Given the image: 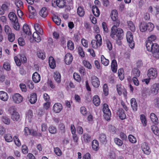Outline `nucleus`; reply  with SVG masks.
<instances>
[{
	"mask_svg": "<svg viewBox=\"0 0 159 159\" xmlns=\"http://www.w3.org/2000/svg\"><path fill=\"white\" fill-rule=\"evenodd\" d=\"M147 75L150 79H154L157 75V69L154 68H151L148 71Z\"/></svg>",
	"mask_w": 159,
	"mask_h": 159,
	"instance_id": "6",
	"label": "nucleus"
},
{
	"mask_svg": "<svg viewBox=\"0 0 159 159\" xmlns=\"http://www.w3.org/2000/svg\"><path fill=\"white\" fill-rule=\"evenodd\" d=\"M54 151L55 154L58 156H60L62 155L61 151L58 147L54 148Z\"/></svg>",
	"mask_w": 159,
	"mask_h": 159,
	"instance_id": "56",
	"label": "nucleus"
},
{
	"mask_svg": "<svg viewBox=\"0 0 159 159\" xmlns=\"http://www.w3.org/2000/svg\"><path fill=\"white\" fill-rule=\"evenodd\" d=\"M95 39L91 40V45L93 48L96 49L98 47L102 45V38L101 36L99 34H97L95 36Z\"/></svg>",
	"mask_w": 159,
	"mask_h": 159,
	"instance_id": "3",
	"label": "nucleus"
},
{
	"mask_svg": "<svg viewBox=\"0 0 159 159\" xmlns=\"http://www.w3.org/2000/svg\"><path fill=\"white\" fill-rule=\"evenodd\" d=\"M59 130L62 133H65L66 132V128L65 125L63 123L60 124L58 127Z\"/></svg>",
	"mask_w": 159,
	"mask_h": 159,
	"instance_id": "62",
	"label": "nucleus"
},
{
	"mask_svg": "<svg viewBox=\"0 0 159 159\" xmlns=\"http://www.w3.org/2000/svg\"><path fill=\"white\" fill-rule=\"evenodd\" d=\"M128 28L132 32H134L136 28L134 24L132 21H129L127 22Z\"/></svg>",
	"mask_w": 159,
	"mask_h": 159,
	"instance_id": "42",
	"label": "nucleus"
},
{
	"mask_svg": "<svg viewBox=\"0 0 159 159\" xmlns=\"http://www.w3.org/2000/svg\"><path fill=\"white\" fill-rule=\"evenodd\" d=\"M38 32H35L33 33V34L34 39L36 42L37 43L40 42L41 40V38Z\"/></svg>",
	"mask_w": 159,
	"mask_h": 159,
	"instance_id": "40",
	"label": "nucleus"
},
{
	"mask_svg": "<svg viewBox=\"0 0 159 159\" xmlns=\"http://www.w3.org/2000/svg\"><path fill=\"white\" fill-rule=\"evenodd\" d=\"M7 39L10 42H13L15 39V35L12 32L7 35Z\"/></svg>",
	"mask_w": 159,
	"mask_h": 159,
	"instance_id": "44",
	"label": "nucleus"
},
{
	"mask_svg": "<svg viewBox=\"0 0 159 159\" xmlns=\"http://www.w3.org/2000/svg\"><path fill=\"white\" fill-rule=\"evenodd\" d=\"M4 30L7 35L12 33L11 28L7 25H5Z\"/></svg>",
	"mask_w": 159,
	"mask_h": 159,
	"instance_id": "51",
	"label": "nucleus"
},
{
	"mask_svg": "<svg viewBox=\"0 0 159 159\" xmlns=\"http://www.w3.org/2000/svg\"><path fill=\"white\" fill-rule=\"evenodd\" d=\"M48 130L49 133L51 134H54L57 132V128L52 125L49 126L48 128Z\"/></svg>",
	"mask_w": 159,
	"mask_h": 159,
	"instance_id": "50",
	"label": "nucleus"
},
{
	"mask_svg": "<svg viewBox=\"0 0 159 159\" xmlns=\"http://www.w3.org/2000/svg\"><path fill=\"white\" fill-rule=\"evenodd\" d=\"M34 28L36 31L35 32H38L39 34L42 35L43 31L42 29L41 28V26L38 23H36L34 25Z\"/></svg>",
	"mask_w": 159,
	"mask_h": 159,
	"instance_id": "38",
	"label": "nucleus"
},
{
	"mask_svg": "<svg viewBox=\"0 0 159 159\" xmlns=\"http://www.w3.org/2000/svg\"><path fill=\"white\" fill-rule=\"evenodd\" d=\"M78 53L80 56L82 57H84L85 56L84 52L83 51L82 48L81 47H79L78 48Z\"/></svg>",
	"mask_w": 159,
	"mask_h": 159,
	"instance_id": "63",
	"label": "nucleus"
},
{
	"mask_svg": "<svg viewBox=\"0 0 159 159\" xmlns=\"http://www.w3.org/2000/svg\"><path fill=\"white\" fill-rule=\"evenodd\" d=\"M128 139L129 142L132 143H135L137 142L136 138L132 135H129Z\"/></svg>",
	"mask_w": 159,
	"mask_h": 159,
	"instance_id": "64",
	"label": "nucleus"
},
{
	"mask_svg": "<svg viewBox=\"0 0 159 159\" xmlns=\"http://www.w3.org/2000/svg\"><path fill=\"white\" fill-rule=\"evenodd\" d=\"M146 48L147 51L151 52L152 56L156 59H159V45L156 43H147L146 44Z\"/></svg>",
	"mask_w": 159,
	"mask_h": 159,
	"instance_id": "2",
	"label": "nucleus"
},
{
	"mask_svg": "<svg viewBox=\"0 0 159 159\" xmlns=\"http://www.w3.org/2000/svg\"><path fill=\"white\" fill-rule=\"evenodd\" d=\"M73 60V56L70 53H67L65 57V62L67 65L70 64Z\"/></svg>",
	"mask_w": 159,
	"mask_h": 159,
	"instance_id": "14",
	"label": "nucleus"
},
{
	"mask_svg": "<svg viewBox=\"0 0 159 159\" xmlns=\"http://www.w3.org/2000/svg\"><path fill=\"white\" fill-rule=\"evenodd\" d=\"M126 39L130 48H134L135 44L134 41L133 40V36L130 31H128L127 33Z\"/></svg>",
	"mask_w": 159,
	"mask_h": 159,
	"instance_id": "5",
	"label": "nucleus"
},
{
	"mask_svg": "<svg viewBox=\"0 0 159 159\" xmlns=\"http://www.w3.org/2000/svg\"><path fill=\"white\" fill-rule=\"evenodd\" d=\"M13 27L16 30H19L20 28V25L18 22V20H17L12 22Z\"/></svg>",
	"mask_w": 159,
	"mask_h": 159,
	"instance_id": "54",
	"label": "nucleus"
},
{
	"mask_svg": "<svg viewBox=\"0 0 159 159\" xmlns=\"http://www.w3.org/2000/svg\"><path fill=\"white\" fill-rule=\"evenodd\" d=\"M150 117L151 121L155 124H157L158 123V119L156 115L154 113L150 114Z\"/></svg>",
	"mask_w": 159,
	"mask_h": 159,
	"instance_id": "35",
	"label": "nucleus"
},
{
	"mask_svg": "<svg viewBox=\"0 0 159 159\" xmlns=\"http://www.w3.org/2000/svg\"><path fill=\"white\" fill-rule=\"evenodd\" d=\"M116 86L118 94L120 96L123 94L124 97L126 98L127 97V92L125 89L123 87L122 88V85L121 84H117Z\"/></svg>",
	"mask_w": 159,
	"mask_h": 159,
	"instance_id": "7",
	"label": "nucleus"
},
{
	"mask_svg": "<svg viewBox=\"0 0 159 159\" xmlns=\"http://www.w3.org/2000/svg\"><path fill=\"white\" fill-rule=\"evenodd\" d=\"M140 119L143 125L146 126L147 125V120L145 116L143 114H142L140 116Z\"/></svg>",
	"mask_w": 159,
	"mask_h": 159,
	"instance_id": "53",
	"label": "nucleus"
},
{
	"mask_svg": "<svg viewBox=\"0 0 159 159\" xmlns=\"http://www.w3.org/2000/svg\"><path fill=\"white\" fill-rule=\"evenodd\" d=\"M118 74L120 79L122 80L124 78V70L123 69H119L118 70Z\"/></svg>",
	"mask_w": 159,
	"mask_h": 159,
	"instance_id": "47",
	"label": "nucleus"
},
{
	"mask_svg": "<svg viewBox=\"0 0 159 159\" xmlns=\"http://www.w3.org/2000/svg\"><path fill=\"white\" fill-rule=\"evenodd\" d=\"M156 39V37L154 35H152L150 37L148 38V39L146 42V44H147V43L150 42L152 44L153 43H152L153 41H155Z\"/></svg>",
	"mask_w": 159,
	"mask_h": 159,
	"instance_id": "46",
	"label": "nucleus"
},
{
	"mask_svg": "<svg viewBox=\"0 0 159 159\" xmlns=\"http://www.w3.org/2000/svg\"><path fill=\"white\" fill-rule=\"evenodd\" d=\"M8 98L7 94L3 91L0 92V99L2 101H6Z\"/></svg>",
	"mask_w": 159,
	"mask_h": 159,
	"instance_id": "27",
	"label": "nucleus"
},
{
	"mask_svg": "<svg viewBox=\"0 0 159 159\" xmlns=\"http://www.w3.org/2000/svg\"><path fill=\"white\" fill-rule=\"evenodd\" d=\"M37 100V94L35 93H33L30 94V102L32 104H34Z\"/></svg>",
	"mask_w": 159,
	"mask_h": 159,
	"instance_id": "32",
	"label": "nucleus"
},
{
	"mask_svg": "<svg viewBox=\"0 0 159 159\" xmlns=\"http://www.w3.org/2000/svg\"><path fill=\"white\" fill-rule=\"evenodd\" d=\"M53 77L55 80L58 83H60L61 82V75L58 71H56L54 73Z\"/></svg>",
	"mask_w": 159,
	"mask_h": 159,
	"instance_id": "25",
	"label": "nucleus"
},
{
	"mask_svg": "<svg viewBox=\"0 0 159 159\" xmlns=\"http://www.w3.org/2000/svg\"><path fill=\"white\" fill-rule=\"evenodd\" d=\"M25 115L26 118L29 120V122H30L33 116V111L31 110H29L26 112Z\"/></svg>",
	"mask_w": 159,
	"mask_h": 159,
	"instance_id": "30",
	"label": "nucleus"
},
{
	"mask_svg": "<svg viewBox=\"0 0 159 159\" xmlns=\"http://www.w3.org/2000/svg\"><path fill=\"white\" fill-rule=\"evenodd\" d=\"M37 55L39 58H40L42 59H45L46 57L45 53L44 52L41 51H39L37 53Z\"/></svg>",
	"mask_w": 159,
	"mask_h": 159,
	"instance_id": "61",
	"label": "nucleus"
},
{
	"mask_svg": "<svg viewBox=\"0 0 159 159\" xmlns=\"http://www.w3.org/2000/svg\"><path fill=\"white\" fill-rule=\"evenodd\" d=\"M93 103L96 106H98L100 103V99L98 95H95L93 98Z\"/></svg>",
	"mask_w": 159,
	"mask_h": 159,
	"instance_id": "31",
	"label": "nucleus"
},
{
	"mask_svg": "<svg viewBox=\"0 0 159 159\" xmlns=\"http://www.w3.org/2000/svg\"><path fill=\"white\" fill-rule=\"evenodd\" d=\"M77 12L78 15L80 17H83L85 14V11L83 7H79L77 10Z\"/></svg>",
	"mask_w": 159,
	"mask_h": 159,
	"instance_id": "37",
	"label": "nucleus"
},
{
	"mask_svg": "<svg viewBox=\"0 0 159 159\" xmlns=\"http://www.w3.org/2000/svg\"><path fill=\"white\" fill-rule=\"evenodd\" d=\"M11 114V118L14 121H17L20 118V116L19 113L17 112L14 108L12 112L10 111Z\"/></svg>",
	"mask_w": 159,
	"mask_h": 159,
	"instance_id": "9",
	"label": "nucleus"
},
{
	"mask_svg": "<svg viewBox=\"0 0 159 159\" xmlns=\"http://www.w3.org/2000/svg\"><path fill=\"white\" fill-rule=\"evenodd\" d=\"M92 11L96 17H98L100 14V12L98 7L96 6H93L92 7Z\"/></svg>",
	"mask_w": 159,
	"mask_h": 159,
	"instance_id": "26",
	"label": "nucleus"
},
{
	"mask_svg": "<svg viewBox=\"0 0 159 159\" xmlns=\"http://www.w3.org/2000/svg\"><path fill=\"white\" fill-rule=\"evenodd\" d=\"M49 64L50 67L52 69H54L56 66L55 61L52 57L50 56L48 59Z\"/></svg>",
	"mask_w": 159,
	"mask_h": 159,
	"instance_id": "23",
	"label": "nucleus"
},
{
	"mask_svg": "<svg viewBox=\"0 0 159 159\" xmlns=\"http://www.w3.org/2000/svg\"><path fill=\"white\" fill-rule=\"evenodd\" d=\"M147 30L150 32L153 30L154 28V25L151 23H147Z\"/></svg>",
	"mask_w": 159,
	"mask_h": 159,
	"instance_id": "55",
	"label": "nucleus"
},
{
	"mask_svg": "<svg viewBox=\"0 0 159 159\" xmlns=\"http://www.w3.org/2000/svg\"><path fill=\"white\" fill-rule=\"evenodd\" d=\"M118 14L117 10H113L111 11V17L112 20H115L117 19Z\"/></svg>",
	"mask_w": 159,
	"mask_h": 159,
	"instance_id": "39",
	"label": "nucleus"
},
{
	"mask_svg": "<svg viewBox=\"0 0 159 159\" xmlns=\"http://www.w3.org/2000/svg\"><path fill=\"white\" fill-rule=\"evenodd\" d=\"M54 2L57 7L61 8L64 7L66 5L65 0H56L54 1Z\"/></svg>",
	"mask_w": 159,
	"mask_h": 159,
	"instance_id": "20",
	"label": "nucleus"
},
{
	"mask_svg": "<svg viewBox=\"0 0 159 159\" xmlns=\"http://www.w3.org/2000/svg\"><path fill=\"white\" fill-rule=\"evenodd\" d=\"M81 140L84 143H88L91 141V137L88 134H84L81 137Z\"/></svg>",
	"mask_w": 159,
	"mask_h": 159,
	"instance_id": "18",
	"label": "nucleus"
},
{
	"mask_svg": "<svg viewBox=\"0 0 159 159\" xmlns=\"http://www.w3.org/2000/svg\"><path fill=\"white\" fill-rule=\"evenodd\" d=\"M39 14L42 17L45 18L48 15V11L46 7L42 8L39 12Z\"/></svg>",
	"mask_w": 159,
	"mask_h": 159,
	"instance_id": "36",
	"label": "nucleus"
},
{
	"mask_svg": "<svg viewBox=\"0 0 159 159\" xmlns=\"http://www.w3.org/2000/svg\"><path fill=\"white\" fill-rule=\"evenodd\" d=\"M114 142L119 147H121L123 145V141L118 138H115L114 139Z\"/></svg>",
	"mask_w": 159,
	"mask_h": 159,
	"instance_id": "52",
	"label": "nucleus"
},
{
	"mask_svg": "<svg viewBox=\"0 0 159 159\" xmlns=\"http://www.w3.org/2000/svg\"><path fill=\"white\" fill-rule=\"evenodd\" d=\"M152 130L154 134L158 136L159 135V130L158 127L155 125H153L151 126Z\"/></svg>",
	"mask_w": 159,
	"mask_h": 159,
	"instance_id": "49",
	"label": "nucleus"
},
{
	"mask_svg": "<svg viewBox=\"0 0 159 159\" xmlns=\"http://www.w3.org/2000/svg\"><path fill=\"white\" fill-rule=\"evenodd\" d=\"M159 89V84L155 83L152 86L151 90L152 93L156 94L158 93Z\"/></svg>",
	"mask_w": 159,
	"mask_h": 159,
	"instance_id": "21",
	"label": "nucleus"
},
{
	"mask_svg": "<svg viewBox=\"0 0 159 159\" xmlns=\"http://www.w3.org/2000/svg\"><path fill=\"white\" fill-rule=\"evenodd\" d=\"M92 149L94 151H97L99 149V144L98 141L96 140H93L92 142Z\"/></svg>",
	"mask_w": 159,
	"mask_h": 159,
	"instance_id": "17",
	"label": "nucleus"
},
{
	"mask_svg": "<svg viewBox=\"0 0 159 159\" xmlns=\"http://www.w3.org/2000/svg\"><path fill=\"white\" fill-rule=\"evenodd\" d=\"M62 109V105L59 103H55L53 107V110L56 113H60Z\"/></svg>",
	"mask_w": 159,
	"mask_h": 159,
	"instance_id": "13",
	"label": "nucleus"
},
{
	"mask_svg": "<svg viewBox=\"0 0 159 159\" xmlns=\"http://www.w3.org/2000/svg\"><path fill=\"white\" fill-rule=\"evenodd\" d=\"M124 35L123 30L120 28H118L115 26H113L111 28L110 37L116 41L123 39Z\"/></svg>",
	"mask_w": 159,
	"mask_h": 159,
	"instance_id": "1",
	"label": "nucleus"
},
{
	"mask_svg": "<svg viewBox=\"0 0 159 159\" xmlns=\"http://www.w3.org/2000/svg\"><path fill=\"white\" fill-rule=\"evenodd\" d=\"M67 47L68 49L73 50L74 49V43L71 40H69L67 43Z\"/></svg>",
	"mask_w": 159,
	"mask_h": 159,
	"instance_id": "48",
	"label": "nucleus"
},
{
	"mask_svg": "<svg viewBox=\"0 0 159 159\" xmlns=\"http://www.w3.org/2000/svg\"><path fill=\"white\" fill-rule=\"evenodd\" d=\"M52 20L57 25H59L61 24V20L58 16H54L52 17Z\"/></svg>",
	"mask_w": 159,
	"mask_h": 159,
	"instance_id": "45",
	"label": "nucleus"
},
{
	"mask_svg": "<svg viewBox=\"0 0 159 159\" xmlns=\"http://www.w3.org/2000/svg\"><path fill=\"white\" fill-rule=\"evenodd\" d=\"M142 149L143 153L147 155H149L151 152V150L148 143L146 142L142 143L141 146Z\"/></svg>",
	"mask_w": 159,
	"mask_h": 159,
	"instance_id": "8",
	"label": "nucleus"
},
{
	"mask_svg": "<svg viewBox=\"0 0 159 159\" xmlns=\"http://www.w3.org/2000/svg\"><path fill=\"white\" fill-rule=\"evenodd\" d=\"M8 16L10 20L12 22L18 20L16 15L13 12H10Z\"/></svg>",
	"mask_w": 159,
	"mask_h": 159,
	"instance_id": "33",
	"label": "nucleus"
},
{
	"mask_svg": "<svg viewBox=\"0 0 159 159\" xmlns=\"http://www.w3.org/2000/svg\"><path fill=\"white\" fill-rule=\"evenodd\" d=\"M102 111L104 113V117L107 120H110L111 116V113L108 107V106L107 103L103 104Z\"/></svg>",
	"mask_w": 159,
	"mask_h": 159,
	"instance_id": "4",
	"label": "nucleus"
},
{
	"mask_svg": "<svg viewBox=\"0 0 159 159\" xmlns=\"http://www.w3.org/2000/svg\"><path fill=\"white\" fill-rule=\"evenodd\" d=\"M15 3L17 7V9H22L23 8V2L21 0H16Z\"/></svg>",
	"mask_w": 159,
	"mask_h": 159,
	"instance_id": "43",
	"label": "nucleus"
},
{
	"mask_svg": "<svg viewBox=\"0 0 159 159\" xmlns=\"http://www.w3.org/2000/svg\"><path fill=\"white\" fill-rule=\"evenodd\" d=\"M91 83L94 87L98 88L100 85V81L98 78L93 75L91 77Z\"/></svg>",
	"mask_w": 159,
	"mask_h": 159,
	"instance_id": "11",
	"label": "nucleus"
},
{
	"mask_svg": "<svg viewBox=\"0 0 159 159\" xmlns=\"http://www.w3.org/2000/svg\"><path fill=\"white\" fill-rule=\"evenodd\" d=\"M111 68L112 71L114 73H116L117 69V64L116 60L115 59L112 60L111 64Z\"/></svg>",
	"mask_w": 159,
	"mask_h": 159,
	"instance_id": "16",
	"label": "nucleus"
},
{
	"mask_svg": "<svg viewBox=\"0 0 159 159\" xmlns=\"http://www.w3.org/2000/svg\"><path fill=\"white\" fill-rule=\"evenodd\" d=\"M4 138L5 141L8 143L12 142L13 140L12 136L9 133L5 134L4 135Z\"/></svg>",
	"mask_w": 159,
	"mask_h": 159,
	"instance_id": "34",
	"label": "nucleus"
},
{
	"mask_svg": "<svg viewBox=\"0 0 159 159\" xmlns=\"http://www.w3.org/2000/svg\"><path fill=\"white\" fill-rule=\"evenodd\" d=\"M32 79L34 83H38L40 80V76L37 72H36L33 74Z\"/></svg>",
	"mask_w": 159,
	"mask_h": 159,
	"instance_id": "15",
	"label": "nucleus"
},
{
	"mask_svg": "<svg viewBox=\"0 0 159 159\" xmlns=\"http://www.w3.org/2000/svg\"><path fill=\"white\" fill-rule=\"evenodd\" d=\"M2 120L3 122L6 125H9L10 123V119L7 116H2Z\"/></svg>",
	"mask_w": 159,
	"mask_h": 159,
	"instance_id": "59",
	"label": "nucleus"
},
{
	"mask_svg": "<svg viewBox=\"0 0 159 159\" xmlns=\"http://www.w3.org/2000/svg\"><path fill=\"white\" fill-rule=\"evenodd\" d=\"M98 139L101 143L103 144H105L107 142L106 136L103 133L100 134Z\"/></svg>",
	"mask_w": 159,
	"mask_h": 159,
	"instance_id": "22",
	"label": "nucleus"
},
{
	"mask_svg": "<svg viewBox=\"0 0 159 159\" xmlns=\"http://www.w3.org/2000/svg\"><path fill=\"white\" fill-rule=\"evenodd\" d=\"M13 140L15 144L18 146L21 145V143L18 137L16 136H14L13 137Z\"/></svg>",
	"mask_w": 159,
	"mask_h": 159,
	"instance_id": "60",
	"label": "nucleus"
},
{
	"mask_svg": "<svg viewBox=\"0 0 159 159\" xmlns=\"http://www.w3.org/2000/svg\"><path fill=\"white\" fill-rule=\"evenodd\" d=\"M118 115L119 118L121 120H123L126 118V115L125 113L124 110L122 108L119 109Z\"/></svg>",
	"mask_w": 159,
	"mask_h": 159,
	"instance_id": "19",
	"label": "nucleus"
},
{
	"mask_svg": "<svg viewBox=\"0 0 159 159\" xmlns=\"http://www.w3.org/2000/svg\"><path fill=\"white\" fill-rule=\"evenodd\" d=\"M130 104L131 107L134 111H136L137 110V104L136 99L134 98H132L130 100Z\"/></svg>",
	"mask_w": 159,
	"mask_h": 159,
	"instance_id": "24",
	"label": "nucleus"
},
{
	"mask_svg": "<svg viewBox=\"0 0 159 159\" xmlns=\"http://www.w3.org/2000/svg\"><path fill=\"white\" fill-rule=\"evenodd\" d=\"M28 9L29 12V18L31 19L34 18L36 15V11L34 8L31 6H29Z\"/></svg>",
	"mask_w": 159,
	"mask_h": 159,
	"instance_id": "12",
	"label": "nucleus"
},
{
	"mask_svg": "<svg viewBox=\"0 0 159 159\" xmlns=\"http://www.w3.org/2000/svg\"><path fill=\"white\" fill-rule=\"evenodd\" d=\"M147 23L145 22H141L139 25V29L141 32H144L147 31Z\"/></svg>",
	"mask_w": 159,
	"mask_h": 159,
	"instance_id": "29",
	"label": "nucleus"
},
{
	"mask_svg": "<svg viewBox=\"0 0 159 159\" xmlns=\"http://www.w3.org/2000/svg\"><path fill=\"white\" fill-rule=\"evenodd\" d=\"M74 79L77 81L80 82L81 81V78L80 75L76 73H74L73 75Z\"/></svg>",
	"mask_w": 159,
	"mask_h": 159,
	"instance_id": "58",
	"label": "nucleus"
},
{
	"mask_svg": "<svg viewBox=\"0 0 159 159\" xmlns=\"http://www.w3.org/2000/svg\"><path fill=\"white\" fill-rule=\"evenodd\" d=\"M102 63L105 66H107L109 63V60L107 59L103 55H102L101 57Z\"/></svg>",
	"mask_w": 159,
	"mask_h": 159,
	"instance_id": "41",
	"label": "nucleus"
},
{
	"mask_svg": "<svg viewBox=\"0 0 159 159\" xmlns=\"http://www.w3.org/2000/svg\"><path fill=\"white\" fill-rule=\"evenodd\" d=\"M14 102L16 103L21 102L23 100V98L20 94L18 93H16L12 96Z\"/></svg>",
	"mask_w": 159,
	"mask_h": 159,
	"instance_id": "10",
	"label": "nucleus"
},
{
	"mask_svg": "<svg viewBox=\"0 0 159 159\" xmlns=\"http://www.w3.org/2000/svg\"><path fill=\"white\" fill-rule=\"evenodd\" d=\"M23 31L26 34L29 35H30L31 34L29 25L26 24H24L23 26Z\"/></svg>",
	"mask_w": 159,
	"mask_h": 159,
	"instance_id": "28",
	"label": "nucleus"
},
{
	"mask_svg": "<svg viewBox=\"0 0 159 159\" xmlns=\"http://www.w3.org/2000/svg\"><path fill=\"white\" fill-rule=\"evenodd\" d=\"M132 73L133 75L135 76V77H139L140 75V71L137 68H134L132 70Z\"/></svg>",
	"mask_w": 159,
	"mask_h": 159,
	"instance_id": "57",
	"label": "nucleus"
}]
</instances>
